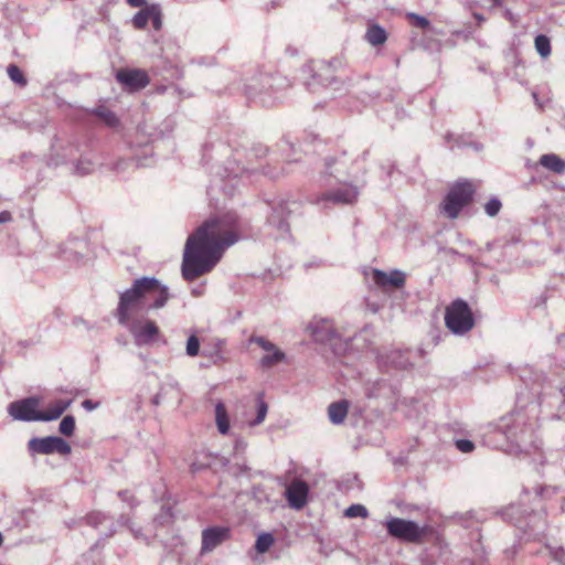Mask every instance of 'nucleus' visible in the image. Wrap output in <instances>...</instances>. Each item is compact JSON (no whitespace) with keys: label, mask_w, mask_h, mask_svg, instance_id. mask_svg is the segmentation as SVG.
<instances>
[{"label":"nucleus","mask_w":565,"mask_h":565,"mask_svg":"<svg viewBox=\"0 0 565 565\" xmlns=\"http://www.w3.org/2000/svg\"><path fill=\"white\" fill-rule=\"evenodd\" d=\"M311 335L317 342H329L335 337L333 322L328 319H319L309 326Z\"/></svg>","instance_id":"nucleus-14"},{"label":"nucleus","mask_w":565,"mask_h":565,"mask_svg":"<svg viewBox=\"0 0 565 565\" xmlns=\"http://www.w3.org/2000/svg\"><path fill=\"white\" fill-rule=\"evenodd\" d=\"M365 39L371 45L376 46L382 45L386 42L387 34L382 26H380L379 24H373L369 26L365 34Z\"/></svg>","instance_id":"nucleus-18"},{"label":"nucleus","mask_w":565,"mask_h":565,"mask_svg":"<svg viewBox=\"0 0 565 565\" xmlns=\"http://www.w3.org/2000/svg\"><path fill=\"white\" fill-rule=\"evenodd\" d=\"M200 350V341L196 335H191L186 342V354L190 356H195L199 354Z\"/></svg>","instance_id":"nucleus-32"},{"label":"nucleus","mask_w":565,"mask_h":565,"mask_svg":"<svg viewBox=\"0 0 565 565\" xmlns=\"http://www.w3.org/2000/svg\"><path fill=\"white\" fill-rule=\"evenodd\" d=\"M405 17L411 25L418 28L420 30H426L430 25V22L427 18L419 15L417 13L407 12Z\"/></svg>","instance_id":"nucleus-23"},{"label":"nucleus","mask_w":565,"mask_h":565,"mask_svg":"<svg viewBox=\"0 0 565 565\" xmlns=\"http://www.w3.org/2000/svg\"><path fill=\"white\" fill-rule=\"evenodd\" d=\"M372 279L374 284L383 290L391 288L399 289L405 285V276L399 270L385 273L381 269H373Z\"/></svg>","instance_id":"nucleus-10"},{"label":"nucleus","mask_w":565,"mask_h":565,"mask_svg":"<svg viewBox=\"0 0 565 565\" xmlns=\"http://www.w3.org/2000/svg\"><path fill=\"white\" fill-rule=\"evenodd\" d=\"M349 402L345 399L333 402L328 407V416L332 424H342L349 412Z\"/></svg>","instance_id":"nucleus-16"},{"label":"nucleus","mask_w":565,"mask_h":565,"mask_svg":"<svg viewBox=\"0 0 565 565\" xmlns=\"http://www.w3.org/2000/svg\"><path fill=\"white\" fill-rule=\"evenodd\" d=\"M358 195L359 192L355 186L345 185L343 188L322 193L318 198V202L331 201L334 204H353L356 202Z\"/></svg>","instance_id":"nucleus-11"},{"label":"nucleus","mask_w":565,"mask_h":565,"mask_svg":"<svg viewBox=\"0 0 565 565\" xmlns=\"http://www.w3.org/2000/svg\"><path fill=\"white\" fill-rule=\"evenodd\" d=\"M267 411H268L267 404L259 397L258 406H257V416L252 422V425H259L260 423H263L266 418Z\"/></svg>","instance_id":"nucleus-30"},{"label":"nucleus","mask_w":565,"mask_h":565,"mask_svg":"<svg viewBox=\"0 0 565 565\" xmlns=\"http://www.w3.org/2000/svg\"><path fill=\"white\" fill-rule=\"evenodd\" d=\"M29 449L38 454H53L70 455L72 448L67 441L61 437H44V438H32L29 441Z\"/></svg>","instance_id":"nucleus-8"},{"label":"nucleus","mask_w":565,"mask_h":565,"mask_svg":"<svg viewBox=\"0 0 565 565\" xmlns=\"http://www.w3.org/2000/svg\"><path fill=\"white\" fill-rule=\"evenodd\" d=\"M150 21L152 22L154 30H160L162 26V12L158 4H150Z\"/></svg>","instance_id":"nucleus-26"},{"label":"nucleus","mask_w":565,"mask_h":565,"mask_svg":"<svg viewBox=\"0 0 565 565\" xmlns=\"http://www.w3.org/2000/svg\"><path fill=\"white\" fill-rule=\"evenodd\" d=\"M58 430L61 434H63L65 436H72L75 430L74 417L71 415L65 416L60 423Z\"/></svg>","instance_id":"nucleus-27"},{"label":"nucleus","mask_w":565,"mask_h":565,"mask_svg":"<svg viewBox=\"0 0 565 565\" xmlns=\"http://www.w3.org/2000/svg\"><path fill=\"white\" fill-rule=\"evenodd\" d=\"M3 543V537H2V534L0 533V546L2 545Z\"/></svg>","instance_id":"nucleus-40"},{"label":"nucleus","mask_w":565,"mask_h":565,"mask_svg":"<svg viewBox=\"0 0 565 565\" xmlns=\"http://www.w3.org/2000/svg\"><path fill=\"white\" fill-rule=\"evenodd\" d=\"M390 535L409 543H422L431 533L429 526L420 527L415 522L399 518H393L386 523Z\"/></svg>","instance_id":"nucleus-6"},{"label":"nucleus","mask_w":565,"mask_h":565,"mask_svg":"<svg viewBox=\"0 0 565 565\" xmlns=\"http://www.w3.org/2000/svg\"><path fill=\"white\" fill-rule=\"evenodd\" d=\"M96 115L102 118L106 125L110 126V127H115L118 125V118L117 116L110 111L109 109L105 108V107H99L96 109Z\"/></svg>","instance_id":"nucleus-25"},{"label":"nucleus","mask_w":565,"mask_h":565,"mask_svg":"<svg viewBox=\"0 0 565 565\" xmlns=\"http://www.w3.org/2000/svg\"><path fill=\"white\" fill-rule=\"evenodd\" d=\"M127 3L132 8H140L145 6L146 0H126Z\"/></svg>","instance_id":"nucleus-38"},{"label":"nucleus","mask_w":565,"mask_h":565,"mask_svg":"<svg viewBox=\"0 0 565 565\" xmlns=\"http://www.w3.org/2000/svg\"><path fill=\"white\" fill-rule=\"evenodd\" d=\"M168 288L153 277L136 279L130 288L119 296L116 310L118 322L128 326L135 316L146 309V302L152 300L148 309L162 308L169 300Z\"/></svg>","instance_id":"nucleus-2"},{"label":"nucleus","mask_w":565,"mask_h":565,"mask_svg":"<svg viewBox=\"0 0 565 565\" xmlns=\"http://www.w3.org/2000/svg\"><path fill=\"white\" fill-rule=\"evenodd\" d=\"M82 406L87 409V411H93L95 409L98 404L97 403H94L93 401L90 399H85L83 403H82Z\"/></svg>","instance_id":"nucleus-37"},{"label":"nucleus","mask_w":565,"mask_h":565,"mask_svg":"<svg viewBox=\"0 0 565 565\" xmlns=\"http://www.w3.org/2000/svg\"><path fill=\"white\" fill-rule=\"evenodd\" d=\"M476 193V185L470 181L457 182L447 193L441 203V211L447 217L455 220L459 216L460 211L470 204Z\"/></svg>","instance_id":"nucleus-5"},{"label":"nucleus","mask_w":565,"mask_h":565,"mask_svg":"<svg viewBox=\"0 0 565 565\" xmlns=\"http://www.w3.org/2000/svg\"><path fill=\"white\" fill-rule=\"evenodd\" d=\"M275 543V539L273 534L270 533H262L258 535L256 543H255V550L259 554H264L269 551V548Z\"/></svg>","instance_id":"nucleus-19"},{"label":"nucleus","mask_w":565,"mask_h":565,"mask_svg":"<svg viewBox=\"0 0 565 565\" xmlns=\"http://www.w3.org/2000/svg\"><path fill=\"white\" fill-rule=\"evenodd\" d=\"M285 360V353L278 348L273 352H268V354L264 355L260 360V363L265 367H271Z\"/></svg>","instance_id":"nucleus-20"},{"label":"nucleus","mask_w":565,"mask_h":565,"mask_svg":"<svg viewBox=\"0 0 565 565\" xmlns=\"http://www.w3.org/2000/svg\"><path fill=\"white\" fill-rule=\"evenodd\" d=\"M535 50L542 57H548L551 55V42L550 39L544 35L540 34L535 38Z\"/></svg>","instance_id":"nucleus-22"},{"label":"nucleus","mask_w":565,"mask_h":565,"mask_svg":"<svg viewBox=\"0 0 565 565\" xmlns=\"http://www.w3.org/2000/svg\"><path fill=\"white\" fill-rule=\"evenodd\" d=\"M12 220V215L8 211L0 212V224L8 223Z\"/></svg>","instance_id":"nucleus-36"},{"label":"nucleus","mask_w":565,"mask_h":565,"mask_svg":"<svg viewBox=\"0 0 565 565\" xmlns=\"http://www.w3.org/2000/svg\"><path fill=\"white\" fill-rule=\"evenodd\" d=\"M215 422L218 431L222 435H226L230 430V417L226 407L223 403L218 402L215 405Z\"/></svg>","instance_id":"nucleus-17"},{"label":"nucleus","mask_w":565,"mask_h":565,"mask_svg":"<svg viewBox=\"0 0 565 565\" xmlns=\"http://www.w3.org/2000/svg\"><path fill=\"white\" fill-rule=\"evenodd\" d=\"M93 168H94L93 162L89 161V160H86V159H81L77 162V166H76V170L81 174H88V173H90L93 171Z\"/></svg>","instance_id":"nucleus-33"},{"label":"nucleus","mask_w":565,"mask_h":565,"mask_svg":"<svg viewBox=\"0 0 565 565\" xmlns=\"http://www.w3.org/2000/svg\"><path fill=\"white\" fill-rule=\"evenodd\" d=\"M456 447L465 454L471 452L475 449V445L472 441L468 439H458L456 440Z\"/></svg>","instance_id":"nucleus-34"},{"label":"nucleus","mask_w":565,"mask_h":565,"mask_svg":"<svg viewBox=\"0 0 565 565\" xmlns=\"http://www.w3.org/2000/svg\"><path fill=\"white\" fill-rule=\"evenodd\" d=\"M501 207H502V204H501L500 200H498L495 198L489 200L484 205L486 213L492 217L495 216L500 212Z\"/></svg>","instance_id":"nucleus-31"},{"label":"nucleus","mask_w":565,"mask_h":565,"mask_svg":"<svg viewBox=\"0 0 565 565\" xmlns=\"http://www.w3.org/2000/svg\"><path fill=\"white\" fill-rule=\"evenodd\" d=\"M8 75L10 77V79L14 83H17L18 85L20 86H25L26 85V78L25 76L23 75L22 71L14 64H10L8 66Z\"/></svg>","instance_id":"nucleus-24"},{"label":"nucleus","mask_w":565,"mask_h":565,"mask_svg":"<svg viewBox=\"0 0 565 565\" xmlns=\"http://www.w3.org/2000/svg\"><path fill=\"white\" fill-rule=\"evenodd\" d=\"M116 78L129 90L145 88L150 82L148 74L142 70H119Z\"/></svg>","instance_id":"nucleus-9"},{"label":"nucleus","mask_w":565,"mask_h":565,"mask_svg":"<svg viewBox=\"0 0 565 565\" xmlns=\"http://www.w3.org/2000/svg\"><path fill=\"white\" fill-rule=\"evenodd\" d=\"M561 393L563 395V402L558 406V417L564 418L565 417V386L561 390Z\"/></svg>","instance_id":"nucleus-35"},{"label":"nucleus","mask_w":565,"mask_h":565,"mask_svg":"<svg viewBox=\"0 0 565 565\" xmlns=\"http://www.w3.org/2000/svg\"><path fill=\"white\" fill-rule=\"evenodd\" d=\"M540 164L555 174L565 173V160L555 153H545L540 157Z\"/></svg>","instance_id":"nucleus-15"},{"label":"nucleus","mask_w":565,"mask_h":565,"mask_svg":"<svg viewBox=\"0 0 565 565\" xmlns=\"http://www.w3.org/2000/svg\"><path fill=\"white\" fill-rule=\"evenodd\" d=\"M227 527H209L202 532V553L211 552L228 537Z\"/></svg>","instance_id":"nucleus-13"},{"label":"nucleus","mask_w":565,"mask_h":565,"mask_svg":"<svg viewBox=\"0 0 565 565\" xmlns=\"http://www.w3.org/2000/svg\"><path fill=\"white\" fill-rule=\"evenodd\" d=\"M347 518H366L369 515L367 510L362 504H352L345 511Z\"/></svg>","instance_id":"nucleus-28"},{"label":"nucleus","mask_w":565,"mask_h":565,"mask_svg":"<svg viewBox=\"0 0 565 565\" xmlns=\"http://www.w3.org/2000/svg\"><path fill=\"white\" fill-rule=\"evenodd\" d=\"M250 343L257 344L259 348L267 352H273L277 347L264 337L252 335L249 339Z\"/></svg>","instance_id":"nucleus-29"},{"label":"nucleus","mask_w":565,"mask_h":565,"mask_svg":"<svg viewBox=\"0 0 565 565\" xmlns=\"http://www.w3.org/2000/svg\"><path fill=\"white\" fill-rule=\"evenodd\" d=\"M309 487L302 480H294L287 487L286 495L291 508L301 509L307 503Z\"/></svg>","instance_id":"nucleus-12"},{"label":"nucleus","mask_w":565,"mask_h":565,"mask_svg":"<svg viewBox=\"0 0 565 565\" xmlns=\"http://www.w3.org/2000/svg\"><path fill=\"white\" fill-rule=\"evenodd\" d=\"M149 21H150L149 6H146L143 9H141L134 15L132 25L137 30H142L147 26Z\"/></svg>","instance_id":"nucleus-21"},{"label":"nucleus","mask_w":565,"mask_h":565,"mask_svg":"<svg viewBox=\"0 0 565 565\" xmlns=\"http://www.w3.org/2000/svg\"><path fill=\"white\" fill-rule=\"evenodd\" d=\"M492 1H493L494 6H500L501 4V0H492Z\"/></svg>","instance_id":"nucleus-39"},{"label":"nucleus","mask_w":565,"mask_h":565,"mask_svg":"<svg viewBox=\"0 0 565 565\" xmlns=\"http://www.w3.org/2000/svg\"><path fill=\"white\" fill-rule=\"evenodd\" d=\"M239 237L237 216L224 213L205 220L188 236L182 259V276L193 281L213 270L224 252Z\"/></svg>","instance_id":"nucleus-1"},{"label":"nucleus","mask_w":565,"mask_h":565,"mask_svg":"<svg viewBox=\"0 0 565 565\" xmlns=\"http://www.w3.org/2000/svg\"><path fill=\"white\" fill-rule=\"evenodd\" d=\"M40 397H26L10 404L9 414L23 422H51L57 419L72 404V399L51 402L44 411L39 409Z\"/></svg>","instance_id":"nucleus-3"},{"label":"nucleus","mask_w":565,"mask_h":565,"mask_svg":"<svg viewBox=\"0 0 565 565\" xmlns=\"http://www.w3.org/2000/svg\"><path fill=\"white\" fill-rule=\"evenodd\" d=\"M476 321L470 306L462 299L451 301L445 309V326L457 335L468 333Z\"/></svg>","instance_id":"nucleus-4"},{"label":"nucleus","mask_w":565,"mask_h":565,"mask_svg":"<svg viewBox=\"0 0 565 565\" xmlns=\"http://www.w3.org/2000/svg\"><path fill=\"white\" fill-rule=\"evenodd\" d=\"M134 337L137 345L150 344L157 340L160 329L153 320L148 318L134 319L126 326Z\"/></svg>","instance_id":"nucleus-7"}]
</instances>
